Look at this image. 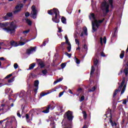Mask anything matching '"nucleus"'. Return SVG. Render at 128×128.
Masks as SVG:
<instances>
[{
    "mask_svg": "<svg viewBox=\"0 0 128 128\" xmlns=\"http://www.w3.org/2000/svg\"><path fill=\"white\" fill-rule=\"evenodd\" d=\"M12 76V74H10L8 75L7 76H6L5 77V79L6 80V78H10V76Z\"/></svg>",
    "mask_w": 128,
    "mask_h": 128,
    "instance_id": "f704fd0d",
    "label": "nucleus"
},
{
    "mask_svg": "<svg viewBox=\"0 0 128 128\" xmlns=\"http://www.w3.org/2000/svg\"><path fill=\"white\" fill-rule=\"evenodd\" d=\"M102 56H106V54L104 53V52L101 53Z\"/></svg>",
    "mask_w": 128,
    "mask_h": 128,
    "instance_id": "69168bd1",
    "label": "nucleus"
},
{
    "mask_svg": "<svg viewBox=\"0 0 128 128\" xmlns=\"http://www.w3.org/2000/svg\"><path fill=\"white\" fill-rule=\"evenodd\" d=\"M60 112H64V108L62 106H60Z\"/></svg>",
    "mask_w": 128,
    "mask_h": 128,
    "instance_id": "e433bc0d",
    "label": "nucleus"
},
{
    "mask_svg": "<svg viewBox=\"0 0 128 128\" xmlns=\"http://www.w3.org/2000/svg\"><path fill=\"white\" fill-rule=\"evenodd\" d=\"M20 10H22L21 8L18 9L16 10H14L13 12V14H16L20 12Z\"/></svg>",
    "mask_w": 128,
    "mask_h": 128,
    "instance_id": "bb28decb",
    "label": "nucleus"
},
{
    "mask_svg": "<svg viewBox=\"0 0 128 128\" xmlns=\"http://www.w3.org/2000/svg\"><path fill=\"white\" fill-rule=\"evenodd\" d=\"M31 76L32 78H36V76H38L36 75V74H32V73H31Z\"/></svg>",
    "mask_w": 128,
    "mask_h": 128,
    "instance_id": "5fc2aeb1",
    "label": "nucleus"
},
{
    "mask_svg": "<svg viewBox=\"0 0 128 128\" xmlns=\"http://www.w3.org/2000/svg\"><path fill=\"white\" fill-rule=\"evenodd\" d=\"M14 68H15V70H16V68H18V64L16 63H15L14 65Z\"/></svg>",
    "mask_w": 128,
    "mask_h": 128,
    "instance_id": "ea45409f",
    "label": "nucleus"
},
{
    "mask_svg": "<svg viewBox=\"0 0 128 128\" xmlns=\"http://www.w3.org/2000/svg\"><path fill=\"white\" fill-rule=\"evenodd\" d=\"M50 94V92H42L40 94V98H42V96H46V94Z\"/></svg>",
    "mask_w": 128,
    "mask_h": 128,
    "instance_id": "5701e85b",
    "label": "nucleus"
},
{
    "mask_svg": "<svg viewBox=\"0 0 128 128\" xmlns=\"http://www.w3.org/2000/svg\"><path fill=\"white\" fill-rule=\"evenodd\" d=\"M14 80V77H12L10 79L8 80V84H11V82H13Z\"/></svg>",
    "mask_w": 128,
    "mask_h": 128,
    "instance_id": "c756f323",
    "label": "nucleus"
},
{
    "mask_svg": "<svg viewBox=\"0 0 128 128\" xmlns=\"http://www.w3.org/2000/svg\"><path fill=\"white\" fill-rule=\"evenodd\" d=\"M100 44L102 46V44H104V43H102V37H100Z\"/></svg>",
    "mask_w": 128,
    "mask_h": 128,
    "instance_id": "49530a36",
    "label": "nucleus"
},
{
    "mask_svg": "<svg viewBox=\"0 0 128 128\" xmlns=\"http://www.w3.org/2000/svg\"><path fill=\"white\" fill-rule=\"evenodd\" d=\"M50 126H52L51 128H56V122H52L50 123Z\"/></svg>",
    "mask_w": 128,
    "mask_h": 128,
    "instance_id": "cd10ccee",
    "label": "nucleus"
},
{
    "mask_svg": "<svg viewBox=\"0 0 128 128\" xmlns=\"http://www.w3.org/2000/svg\"><path fill=\"white\" fill-rule=\"evenodd\" d=\"M98 53H96L95 56L94 57V66H98Z\"/></svg>",
    "mask_w": 128,
    "mask_h": 128,
    "instance_id": "f8f14e48",
    "label": "nucleus"
},
{
    "mask_svg": "<svg viewBox=\"0 0 128 128\" xmlns=\"http://www.w3.org/2000/svg\"><path fill=\"white\" fill-rule=\"evenodd\" d=\"M84 50H88V45H86V44H84Z\"/></svg>",
    "mask_w": 128,
    "mask_h": 128,
    "instance_id": "de8ad7c7",
    "label": "nucleus"
},
{
    "mask_svg": "<svg viewBox=\"0 0 128 128\" xmlns=\"http://www.w3.org/2000/svg\"><path fill=\"white\" fill-rule=\"evenodd\" d=\"M34 66H36V63H32V64H30L29 66V68L28 69V70H33L34 68Z\"/></svg>",
    "mask_w": 128,
    "mask_h": 128,
    "instance_id": "f3484780",
    "label": "nucleus"
},
{
    "mask_svg": "<svg viewBox=\"0 0 128 128\" xmlns=\"http://www.w3.org/2000/svg\"><path fill=\"white\" fill-rule=\"evenodd\" d=\"M104 22V18L102 19V20H95V22L92 21V32H94L98 30L97 28H98L100 26V24H102Z\"/></svg>",
    "mask_w": 128,
    "mask_h": 128,
    "instance_id": "39448f33",
    "label": "nucleus"
},
{
    "mask_svg": "<svg viewBox=\"0 0 128 128\" xmlns=\"http://www.w3.org/2000/svg\"><path fill=\"white\" fill-rule=\"evenodd\" d=\"M36 50V46H30L29 49L26 50V54H32V52H35Z\"/></svg>",
    "mask_w": 128,
    "mask_h": 128,
    "instance_id": "9b49d317",
    "label": "nucleus"
},
{
    "mask_svg": "<svg viewBox=\"0 0 128 128\" xmlns=\"http://www.w3.org/2000/svg\"><path fill=\"white\" fill-rule=\"evenodd\" d=\"M8 26V22H3L0 23V28H3V30L6 32H9L11 34H16V29L18 28V25L14 24V22H12L9 26L7 27Z\"/></svg>",
    "mask_w": 128,
    "mask_h": 128,
    "instance_id": "f257e3e1",
    "label": "nucleus"
},
{
    "mask_svg": "<svg viewBox=\"0 0 128 128\" xmlns=\"http://www.w3.org/2000/svg\"><path fill=\"white\" fill-rule=\"evenodd\" d=\"M50 105H48V107H44L42 108H38V112H43L44 114H48L50 112Z\"/></svg>",
    "mask_w": 128,
    "mask_h": 128,
    "instance_id": "0eeeda50",
    "label": "nucleus"
},
{
    "mask_svg": "<svg viewBox=\"0 0 128 128\" xmlns=\"http://www.w3.org/2000/svg\"><path fill=\"white\" fill-rule=\"evenodd\" d=\"M69 92L70 94H74V93L72 92V91L71 90L69 89Z\"/></svg>",
    "mask_w": 128,
    "mask_h": 128,
    "instance_id": "e2e57ef3",
    "label": "nucleus"
},
{
    "mask_svg": "<svg viewBox=\"0 0 128 128\" xmlns=\"http://www.w3.org/2000/svg\"><path fill=\"white\" fill-rule=\"evenodd\" d=\"M66 62L62 63L61 64L62 68H66Z\"/></svg>",
    "mask_w": 128,
    "mask_h": 128,
    "instance_id": "72a5a7b5",
    "label": "nucleus"
},
{
    "mask_svg": "<svg viewBox=\"0 0 128 128\" xmlns=\"http://www.w3.org/2000/svg\"><path fill=\"white\" fill-rule=\"evenodd\" d=\"M102 10H105V14H108L110 12V5L106 2H104L102 3Z\"/></svg>",
    "mask_w": 128,
    "mask_h": 128,
    "instance_id": "423d86ee",
    "label": "nucleus"
},
{
    "mask_svg": "<svg viewBox=\"0 0 128 128\" xmlns=\"http://www.w3.org/2000/svg\"><path fill=\"white\" fill-rule=\"evenodd\" d=\"M76 64H80V60H78V58H76Z\"/></svg>",
    "mask_w": 128,
    "mask_h": 128,
    "instance_id": "4c0bfd02",
    "label": "nucleus"
},
{
    "mask_svg": "<svg viewBox=\"0 0 128 128\" xmlns=\"http://www.w3.org/2000/svg\"><path fill=\"white\" fill-rule=\"evenodd\" d=\"M67 118L68 120H72L74 116H72V112L68 110L64 114V118Z\"/></svg>",
    "mask_w": 128,
    "mask_h": 128,
    "instance_id": "6e6552de",
    "label": "nucleus"
},
{
    "mask_svg": "<svg viewBox=\"0 0 128 128\" xmlns=\"http://www.w3.org/2000/svg\"><path fill=\"white\" fill-rule=\"evenodd\" d=\"M84 32L85 36H88V28H86V27H85L84 28Z\"/></svg>",
    "mask_w": 128,
    "mask_h": 128,
    "instance_id": "c85d7f7f",
    "label": "nucleus"
},
{
    "mask_svg": "<svg viewBox=\"0 0 128 128\" xmlns=\"http://www.w3.org/2000/svg\"><path fill=\"white\" fill-rule=\"evenodd\" d=\"M46 41H44L42 44L41 45V46H44L46 44Z\"/></svg>",
    "mask_w": 128,
    "mask_h": 128,
    "instance_id": "864d4df0",
    "label": "nucleus"
},
{
    "mask_svg": "<svg viewBox=\"0 0 128 128\" xmlns=\"http://www.w3.org/2000/svg\"><path fill=\"white\" fill-rule=\"evenodd\" d=\"M58 32H62V28H58Z\"/></svg>",
    "mask_w": 128,
    "mask_h": 128,
    "instance_id": "13d9d810",
    "label": "nucleus"
},
{
    "mask_svg": "<svg viewBox=\"0 0 128 128\" xmlns=\"http://www.w3.org/2000/svg\"><path fill=\"white\" fill-rule=\"evenodd\" d=\"M26 22L28 24V26H32V22L30 19H26Z\"/></svg>",
    "mask_w": 128,
    "mask_h": 128,
    "instance_id": "412c9836",
    "label": "nucleus"
},
{
    "mask_svg": "<svg viewBox=\"0 0 128 128\" xmlns=\"http://www.w3.org/2000/svg\"><path fill=\"white\" fill-rule=\"evenodd\" d=\"M42 74H44V76H46V74H48V70L46 69L44 70H42Z\"/></svg>",
    "mask_w": 128,
    "mask_h": 128,
    "instance_id": "2f4dec72",
    "label": "nucleus"
},
{
    "mask_svg": "<svg viewBox=\"0 0 128 128\" xmlns=\"http://www.w3.org/2000/svg\"><path fill=\"white\" fill-rule=\"evenodd\" d=\"M118 30V28H116V30H114V33L113 34H112L113 38L116 37V30Z\"/></svg>",
    "mask_w": 128,
    "mask_h": 128,
    "instance_id": "8fccbe9b",
    "label": "nucleus"
},
{
    "mask_svg": "<svg viewBox=\"0 0 128 128\" xmlns=\"http://www.w3.org/2000/svg\"><path fill=\"white\" fill-rule=\"evenodd\" d=\"M124 50H122L121 52V54L120 55V58L122 59L124 58Z\"/></svg>",
    "mask_w": 128,
    "mask_h": 128,
    "instance_id": "4be33fe9",
    "label": "nucleus"
},
{
    "mask_svg": "<svg viewBox=\"0 0 128 128\" xmlns=\"http://www.w3.org/2000/svg\"><path fill=\"white\" fill-rule=\"evenodd\" d=\"M30 40H26V41H25V42H20L19 43L20 46H24V44H26V42H30Z\"/></svg>",
    "mask_w": 128,
    "mask_h": 128,
    "instance_id": "b1692460",
    "label": "nucleus"
},
{
    "mask_svg": "<svg viewBox=\"0 0 128 128\" xmlns=\"http://www.w3.org/2000/svg\"><path fill=\"white\" fill-rule=\"evenodd\" d=\"M96 88V86H94L91 89L89 90L88 92H94Z\"/></svg>",
    "mask_w": 128,
    "mask_h": 128,
    "instance_id": "473e14b6",
    "label": "nucleus"
},
{
    "mask_svg": "<svg viewBox=\"0 0 128 128\" xmlns=\"http://www.w3.org/2000/svg\"><path fill=\"white\" fill-rule=\"evenodd\" d=\"M110 114V118L109 122L112 126V128H114V126H118V124H116V121H112V110H110L109 111H108L106 112V114Z\"/></svg>",
    "mask_w": 128,
    "mask_h": 128,
    "instance_id": "1a4fd4ad",
    "label": "nucleus"
},
{
    "mask_svg": "<svg viewBox=\"0 0 128 128\" xmlns=\"http://www.w3.org/2000/svg\"><path fill=\"white\" fill-rule=\"evenodd\" d=\"M126 102H128V99L124 100L122 102L123 104H126Z\"/></svg>",
    "mask_w": 128,
    "mask_h": 128,
    "instance_id": "3c124183",
    "label": "nucleus"
},
{
    "mask_svg": "<svg viewBox=\"0 0 128 128\" xmlns=\"http://www.w3.org/2000/svg\"><path fill=\"white\" fill-rule=\"evenodd\" d=\"M37 60V62L38 64V66H40L41 68H44L46 66V65H44V62H42V60L40 59H36Z\"/></svg>",
    "mask_w": 128,
    "mask_h": 128,
    "instance_id": "4468645a",
    "label": "nucleus"
},
{
    "mask_svg": "<svg viewBox=\"0 0 128 128\" xmlns=\"http://www.w3.org/2000/svg\"><path fill=\"white\" fill-rule=\"evenodd\" d=\"M32 11L30 14L28 12H26L25 13V16L26 18H28L30 16V18L35 20V18H36V17L38 16V10H36V6H32Z\"/></svg>",
    "mask_w": 128,
    "mask_h": 128,
    "instance_id": "20e7f679",
    "label": "nucleus"
},
{
    "mask_svg": "<svg viewBox=\"0 0 128 128\" xmlns=\"http://www.w3.org/2000/svg\"><path fill=\"white\" fill-rule=\"evenodd\" d=\"M78 33H75L74 34V38H78Z\"/></svg>",
    "mask_w": 128,
    "mask_h": 128,
    "instance_id": "09e8293b",
    "label": "nucleus"
},
{
    "mask_svg": "<svg viewBox=\"0 0 128 128\" xmlns=\"http://www.w3.org/2000/svg\"><path fill=\"white\" fill-rule=\"evenodd\" d=\"M64 128H72V124H68V126H66Z\"/></svg>",
    "mask_w": 128,
    "mask_h": 128,
    "instance_id": "a18cd8bd",
    "label": "nucleus"
},
{
    "mask_svg": "<svg viewBox=\"0 0 128 128\" xmlns=\"http://www.w3.org/2000/svg\"><path fill=\"white\" fill-rule=\"evenodd\" d=\"M66 92V90H63L62 92H60V94H59V96H58V97L59 98H60V96H62L64 94V93Z\"/></svg>",
    "mask_w": 128,
    "mask_h": 128,
    "instance_id": "c9c22d12",
    "label": "nucleus"
},
{
    "mask_svg": "<svg viewBox=\"0 0 128 128\" xmlns=\"http://www.w3.org/2000/svg\"><path fill=\"white\" fill-rule=\"evenodd\" d=\"M20 8H24V4H21L20 6H19Z\"/></svg>",
    "mask_w": 128,
    "mask_h": 128,
    "instance_id": "680f3d73",
    "label": "nucleus"
},
{
    "mask_svg": "<svg viewBox=\"0 0 128 128\" xmlns=\"http://www.w3.org/2000/svg\"><path fill=\"white\" fill-rule=\"evenodd\" d=\"M10 44L12 46H20L18 42H16L14 41H11L10 42Z\"/></svg>",
    "mask_w": 128,
    "mask_h": 128,
    "instance_id": "dca6fc26",
    "label": "nucleus"
},
{
    "mask_svg": "<svg viewBox=\"0 0 128 128\" xmlns=\"http://www.w3.org/2000/svg\"><path fill=\"white\" fill-rule=\"evenodd\" d=\"M48 14L50 16H52L55 14V17L52 18V20L56 24H58L60 22V18H58V16H60V11L56 8H54L52 10H48Z\"/></svg>",
    "mask_w": 128,
    "mask_h": 128,
    "instance_id": "7ed1b4c3",
    "label": "nucleus"
},
{
    "mask_svg": "<svg viewBox=\"0 0 128 128\" xmlns=\"http://www.w3.org/2000/svg\"><path fill=\"white\" fill-rule=\"evenodd\" d=\"M40 84V82L38 80H36L34 82V86L35 88H36L35 89H34V92H38V84Z\"/></svg>",
    "mask_w": 128,
    "mask_h": 128,
    "instance_id": "ddd939ff",
    "label": "nucleus"
},
{
    "mask_svg": "<svg viewBox=\"0 0 128 128\" xmlns=\"http://www.w3.org/2000/svg\"><path fill=\"white\" fill-rule=\"evenodd\" d=\"M82 88H79L78 90V92H82Z\"/></svg>",
    "mask_w": 128,
    "mask_h": 128,
    "instance_id": "052dcab7",
    "label": "nucleus"
},
{
    "mask_svg": "<svg viewBox=\"0 0 128 128\" xmlns=\"http://www.w3.org/2000/svg\"><path fill=\"white\" fill-rule=\"evenodd\" d=\"M48 106H50V110H54V108H55L54 106L52 104H50Z\"/></svg>",
    "mask_w": 128,
    "mask_h": 128,
    "instance_id": "a19ab883",
    "label": "nucleus"
},
{
    "mask_svg": "<svg viewBox=\"0 0 128 128\" xmlns=\"http://www.w3.org/2000/svg\"><path fill=\"white\" fill-rule=\"evenodd\" d=\"M75 42L76 43V44H78V46L80 45V41L78 40L76 38Z\"/></svg>",
    "mask_w": 128,
    "mask_h": 128,
    "instance_id": "37998d69",
    "label": "nucleus"
},
{
    "mask_svg": "<svg viewBox=\"0 0 128 128\" xmlns=\"http://www.w3.org/2000/svg\"><path fill=\"white\" fill-rule=\"evenodd\" d=\"M95 70H96V68H94V66H92L91 70H90V75L91 76H92V74H93Z\"/></svg>",
    "mask_w": 128,
    "mask_h": 128,
    "instance_id": "6ab92c4d",
    "label": "nucleus"
},
{
    "mask_svg": "<svg viewBox=\"0 0 128 128\" xmlns=\"http://www.w3.org/2000/svg\"><path fill=\"white\" fill-rule=\"evenodd\" d=\"M64 38L66 40V44H68V46H67L66 48L68 50V52H70L72 50V44H70V42L68 40V35H65Z\"/></svg>",
    "mask_w": 128,
    "mask_h": 128,
    "instance_id": "9d476101",
    "label": "nucleus"
},
{
    "mask_svg": "<svg viewBox=\"0 0 128 128\" xmlns=\"http://www.w3.org/2000/svg\"><path fill=\"white\" fill-rule=\"evenodd\" d=\"M103 42L104 44H106V36L103 38Z\"/></svg>",
    "mask_w": 128,
    "mask_h": 128,
    "instance_id": "79ce46f5",
    "label": "nucleus"
},
{
    "mask_svg": "<svg viewBox=\"0 0 128 128\" xmlns=\"http://www.w3.org/2000/svg\"><path fill=\"white\" fill-rule=\"evenodd\" d=\"M64 54L66 56H67L69 58H72V54H70L68 52H65Z\"/></svg>",
    "mask_w": 128,
    "mask_h": 128,
    "instance_id": "7c9ffc66",
    "label": "nucleus"
},
{
    "mask_svg": "<svg viewBox=\"0 0 128 128\" xmlns=\"http://www.w3.org/2000/svg\"><path fill=\"white\" fill-rule=\"evenodd\" d=\"M84 100V96H82L80 98V102H82Z\"/></svg>",
    "mask_w": 128,
    "mask_h": 128,
    "instance_id": "c03bdc74",
    "label": "nucleus"
},
{
    "mask_svg": "<svg viewBox=\"0 0 128 128\" xmlns=\"http://www.w3.org/2000/svg\"><path fill=\"white\" fill-rule=\"evenodd\" d=\"M8 120V118H7L6 119H4L3 120H2V122H6V120Z\"/></svg>",
    "mask_w": 128,
    "mask_h": 128,
    "instance_id": "0e129e2a",
    "label": "nucleus"
},
{
    "mask_svg": "<svg viewBox=\"0 0 128 128\" xmlns=\"http://www.w3.org/2000/svg\"><path fill=\"white\" fill-rule=\"evenodd\" d=\"M113 4H114V3H112V2H111V3H110V5L112 8H114V5H113Z\"/></svg>",
    "mask_w": 128,
    "mask_h": 128,
    "instance_id": "bf43d9fd",
    "label": "nucleus"
},
{
    "mask_svg": "<svg viewBox=\"0 0 128 128\" xmlns=\"http://www.w3.org/2000/svg\"><path fill=\"white\" fill-rule=\"evenodd\" d=\"M61 22H62V24H66V18H64V16H62L61 18Z\"/></svg>",
    "mask_w": 128,
    "mask_h": 128,
    "instance_id": "a211bd4d",
    "label": "nucleus"
},
{
    "mask_svg": "<svg viewBox=\"0 0 128 128\" xmlns=\"http://www.w3.org/2000/svg\"><path fill=\"white\" fill-rule=\"evenodd\" d=\"M66 44V42H62L60 44L61 48H63L64 46V44Z\"/></svg>",
    "mask_w": 128,
    "mask_h": 128,
    "instance_id": "603ef678",
    "label": "nucleus"
},
{
    "mask_svg": "<svg viewBox=\"0 0 128 128\" xmlns=\"http://www.w3.org/2000/svg\"><path fill=\"white\" fill-rule=\"evenodd\" d=\"M125 82H126V78L124 77L122 80L121 82V84L118 86V89L115 90L114 92L113 98L116 97V94H118V92H120L121 91L120 94H124V92H126V84H124Z\"/></svg>",
    "mask_w": 128,
    "mask_h": 128,
    "instance_id": "f03ea898",
    "label": "nucleus"
},
{
    "mask_svg": "<svg viewBox=\"0 0 128 128\" xmlns=\"http://www.w3.org/2000/svg\"><path fill=\"white\" fill-rule=\"evenodd\" d=\"M26 120H28L30 118V116H28V114H26Z\"/></svg>",
    "mask_w": 128,
    "mask_h": 128,
    "instance_id": "6e6d98bb",
    "label": "nucleus"
},
{
    "mask_svg": "<svg viewBox=\"0 0 128 128\" xmlns=\"http://www.w3.org/2000/svg\"><path fill=\"white\" fill-rule=\"evenodd\" d=\"M122 74V70H120V72L118 73V75L120 76Z\"/></svg>",
    "mask_w": 128,
    "mask_h": 128,
    "instance_id": "774afa93",
    "label": "nucleus"
},
{
    "mask_svg": "<svg viewBox=\"0 0 128 128\" xmlns=\"http://www.w3.org/2000/svg\"><path fill=\"white\" fill-rule=\"evenodd\" d=\"M62 78H60L58 80H57L56 81H55L54 84H56L58 82H62Z\"/></svg>",
    "mask_w": 128,
    "mask_h": 128,
    "instance_id": "a878e982",
    "label": "nucleus"
},
{
    "mask_svg": "<svg viewBox=\"0 0 128 128\" xmlns=\"http://www.w3.org/2000/svg\"><path fill=\"white\" fill-rule=\"evenodd\" d=\"M14 14H12V13L8 12L5 16H3V19L5 20H8V18H12Z\"/></svg>",
    "mask_w": 128,
    "mask_h": 128,
    "instance_id": "2eb2a0df",
    "label": "nucleus"
},
{
    "mask_svg": "<svg viewBox=\"0 0 128 128\" xmlns=\"http://www.w3.org/2000/svg\"><path fill=\"white\" fill-rule=\"evenodd\" d=\"M90 16L92 17V18H93V20H94V22H95V20H97L94 14L90 13Z\"/></svg>",
    "mask_w": 128,
    "mask_h": 128,
    "instance_id": "393cba45",
    "label": "nucleus"
},
{
    "mask_svg": "<svg viewBox=\"0 0 128 128\" xmlns=\"http://www.w3.org/2000/svg\"><path fill=\"white\" fill-rule=\"evenodd\" d=\"M28 32H30V30H26L23 32V34H28Z\"/></svg>",
    "mask_w": 128,
    "mask_h": 128,
    "instance_id": "58836bf2",
    "label": "nucleus"
},
{
    "mask_svg": "<svg viewBox=\"0 0 128 128\" xmlns=\"http://www.w3.org/2000/svg\"><path fill=\"white\" fill-rule=\"evenodd\" d=\"M15 8L16 10H18V8H20V6H18V5L16 6L15 7Z\"/></svg>",
    "mask_w": 128,
    "mask_h": 128,
    "instance_id": "338daca9",
    "label": "nucleus"
},
{
    "mask_svg": "<svg viewBox=\"0 0 128 128\" xmlns=\"http://www.w3.org/2000/svg\"><path fill=\"white\" fill-rule=\"evenodd\" d=\"M82 114L84 120H86V118H88V114H86V112L82 111Z\"/></svg>",
    "mask_w": 128,
    "mask_h": 128,
    "instance_id": "aec40b11",
    "label": "nucleus"
},
{
    "mask_svg": "<svg viewBox=\"0 0 128 128\" xmlns=\"http://www.w3.org/2000/svg\"><path fill=\"white\" fill-rule=\"evenodd\" d=\"M17 116H18V118H22V115L20 114V112H17Z\"/></svg>",
    "mask_w": 128,
    "mask_h": 128,
    "instance_id": "4d7b16f0",
    "label": "nucleus"
}]
</instances>
